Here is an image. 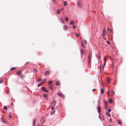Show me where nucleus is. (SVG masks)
Returning a JSON list of instances; mask_svg holds the SVG:
<instances>
[{
    "mask_svg": "<svg viewBox=\"0 0 126 126\" xmlns=\"http://www.w3.org/2000/svg\"><path fill=\"white\" fill-rule=\"evenodd\" d=\"M12 117L11 115H9V117L10 118H11Z\"/></svg>",
    "mask_w": 126,
    "mask_h": 126,
    "instance_id": "44",
    "label": "nucleus"
},
{
    "mask_svg": "<svg viewBox=\"0 0 126 126\" xmlns=\"http://www.w3.org/2000/svg\"><path fill=\"white\" fill-rule=\"evenodd\" d=\"M81 4L80 2H79L77 3V6L78 7H81Z\"/></svg>",
    "mask_w": 126,
    "mask_h": 126,
    "instance_id": "10",
    "label": "nucleus"
},
{
    "mask_svg": "<svg viewBox=\"0 0 126 126\" xmlns=\"http://www.w3.org/2000/svg\"><path fill=\"white\" fill-rule=\"evenodd\" d=\"M65 20L66 21H68V17H65Z\"/></svg>",
    "mask_w": 126,
    "mask_h": 126,
    "instance_id": "23",
    "label": "nucleus"
},
{
    "mask_svg": "<svg viewBox=\"0 0 126 126\" xmlns=\"http://www.w3.org/2000/svg\"><path fill=\"white\" fill-rule=\"evenodd\" d=\"M112 100L111 98H110L109 100V102L110 103H112Z\"/></svg>",
    "mask_w": 126,
    "mask_h": 126,
    "instance_id": "17",
    "label": "nucleus"
},
{
    "mask_svg": "<svg viewBox=\"0 0 126 126\" xmlns=\"http://www.w3.org/2000/svg\"><path fill=\"white\" fill-rule=\"evenodd\" d=\"M108 111L109 112H110L111 111V110L110 109H108Z\"/></svg>",
    "mask_w": 126,
    "mask_h": 126,
    "instance_id": "40",
    "label": "nucleus"
},
{
    "mask_svg": "<svg viewBox=\"0 0 126 126\" xmlns=\"http://www.w3.org/2000/svg\"><path fill=\"white\" fill-rule=\"evenodd\" d=\"M91 55L90 53L88 57V61L89 62H90L91 61Z\"/></svg>",
    "mask_w": 126,
    "mask_h": 126,
    "instance_id": "5",
    "label": "nucleus"
},
{
    "mask_svg": "<svg viewBox=\"0 0 126 126\" xmlns=\"http://www.w3.org/2000/svg\"><path fill=\"white\" fill-rule=\"evenodd\" d=\"M101 92L102 94H103L104 93V91L103 89H101Z\"/></svg>",
    "mask_w": 126,
    "mask_h": 126,
    "instance_id": "21",
    "label": "nucleus"
},
{
    "mask_svg": "<svg viewBox=\"0 0 126 126\" xmlns=\"http://www.w3.org/2000/svg\"><path fill=\"white\" fill-rule=\"evenodd\" d=\"M67 4V3L66 1H64L63 3V5L64 6H66Z\"/></svg>",
    "mask_w": 126,
    "mask_h": 126,
    "instance_id": "19",
    "label": "nucleus"
},
{
    "mask_svg": "<svg viewBox=\"0 0 126 126\" xmlns=\"http://www.w3.org/2000/svg\"><path fill=\"white\" fill-rule=\"evenodd\" d=\"M75 35L76 36L78 37L79 36V34L78 33H76Z\"/></svg>",
    "mask_w": 126,
    "mask_h": 126,
    "instance_id": "34",
    "label": "nucleus"
},
{
    "mask_svg": "<svg viewBox=\"0 0 126 126\" xmlns=\"http://www.w3.org/2000/svg\"><path fill=\"white\" fill-rule=\"evenodd\" d=\"M110 32H111V29H110Z\"/></svg>",
    "mask_w": 126,
    "mask_h": 126,
    "instance_id": "50",
    "label": "nucleus"
},
{
    "mask_svg": "<svg viewBox=\"0 0 126 126\" xmlns=\"http://www.w3.org/2000/svg\"><path fill=\"white\" fill-rule=\"evenodd\" d=\"M97 109L98 112L99 113L100 112V110L101 109L100 107L99 106H98L97 108Z\"/></svg>",
    "mask_w": 126,
    "mask_h": 126,
    "instance_id": "9",
    "label": "nucleus"
},
{
    "mask_svg": "<svg viewBox=\"0 0 126 126\" xmlns=\"http://www.w3.org/2000/svg\"><path fill=\"white\" fill-rule=\"evenodd\" d=\"M107 106H106V107H105V108H107Z\"/></svg>",
    "mask_w": 126,
    "mask_h": 126,
    "instance_id": "52",
    "label": "nucleus"
},
{
    "mask_svg": "<svg viewBox=\"0 0 126 126\" xmlns=\"http://www.w3.org/2000/svg\"><path fill=\"white\" fill-rule=\"evenodd\" d=\"M35 120H34L33 122V125L34 126L35 124Z\"/></svg>",
    "mask_w": 126,
    "mask_h": 126,
    "instance_id": "32",
    "label": "nucleus"
},
{
    "mask_svg": "<svg viewBox=\"0 0 126 126\" xmlns=\"http://www.w3.org/2000/svg\"><path fill=\"white\" fill-rule=\"evenodd\" d=\"M63 10V8H62L61 9V10L62 11Z\"/></svg>",
    "mask_w": 126,
    "mask_h": 126,
    "instance_id": "46",
    "label": "nucleus"
},
{
    "mask_svg": "<svg viewBox=\"0 0 126 126\" xmlns=\"http://www.w3.org/2000/svg\"><path fill=\"white\" fill-rule=\"evenodd\" d=\"M4 108L6 110H7V107L6 106H4Z\"/></svg>",
    "mask_w": 126,
    "mask_h": 126,
    "instance_id": "28",
    "label": "nucleus"
},
{
    "mask_svg": "<svg viewBox=\"0 0 126 126\" xmlns=\"http://www.w3.org/2000/svg\"><path fill=\"white\" fill-rule=\"evenodd\" d=\"M60 13V10H58L57 11V13L58 14H59Z\"/></svg>",
    "mask_w": 126,
    "mask_h": 126,
    "instance_id": "26",
    "label": "nucleus"
},
{
    "mask_svg": "<svg viewBox=\"0 0 126 126\" xmlns=\"http://www.w3.org/2000/svg\"><path fill=\"white\" fill-rule=\"evenodd\" d=\"M110 78H108L106 79V80L108 84H109L110 82Z\"/></svg>",
    "mask_w": 126,
    "mask_h": 126,
    "instance_id": "4",
    "label": "nucleus"
},
{
    "mask_svg": "<svg viewBox=\"0 0 126 126\" xmlns=\"http://www.w3.org/2000/svg\"><path fill=\"white\" fill-rule=\"evenodd\" d=\"M84 42H85V44L86 45L87 44V42L85 40L84 41Z\"/></svg>",
    "mask_w": 126,
    "mask_h": 126,
    "instance_id": "43",
    "label": "nucleus"
},
{
    "mask_svg": "<svg viewBox=\"0 0 126 126\" xmlns=\"http://www.w3.org/2000/svg\"><path fill=\"white\" fill-rule=\"evenodd\" d=\"M109 30V29H108V31Z\"/></svg>",
    "mask_w": 126,
    "mask_h": 126,
    "instance_id": "55",
    "label": "nucleus"
},
{
    "mask_svg": "<svg viewBox=\"0 0 126 126\" xmlns=\"http://www.w3.org/2000/svg\"><path fill=\"white\" fill-rule=\"evenodd\" d=\"M55 85L57 86H58L60 85V83L59 82H56L55 83Z\"/></svg>",
    "mask_w": 126,
    "mask_h": 126,
    "instance_id": "16",
    "label": "nucleus"
},
{
    "mask_svg": "<svg viewBox=\"0 0 126 126\" xmlns=\"http://www.w3.org/2000/svg\"><path fill=\"white\" fill-rule=\"evenodd\" d=\"M49 88L52 90H53V88H52V86H49Z\"/></svg>",
    "mask_w": 126,
    "mask_h": 126,
    "instance_id": "29",
    "label": "nucleus"
},
{
    "mask_svg": "<svg viewBox=\"0 0 126 126\" xmlns=\"http://www.w3.org/2000/svg\"><path fill=\"white\" fill-rule=\"evenodd\" d=\"M105 33H104V32L102 33V35L103 36H104L105 35Z\"/></svg>",
    "mask_w": 126,
    "mask_h": 126,
    "instance_id": "35",
    "label": "nucleus"
},
{
    "mask_svg": "<svg viewBox=\"0 0 126 126\" xmlns=\"http://www.w3.org/2000/svg\"><path fill=\"white\" fill-rule=\"evenodd\" d=\"M3 82V80L2 79H0V84L2 83Z\"/></svg>",
    "mask_w": 126,
    "mask_h": 126,
    "instance_id": "33",
    "label": "nucleus"
},
{
    "mask_svg": "<svg viewBox=\"0 0 126 126\" xmlns=\"http://www.w3.org/2000/svg\"><path fill=\"white\" fill-rule=\"evenodd\" d=\"M110 121L111 122H112V120H111V118H110Z\"/></svg>",
    "mask_w": 126,
    "mask_h": 126,
    "instance_id": "45",
    "label": "nucleus"
},
{
    "mask_svg": "<svg viewBox=\"0 0 126 126\" xmlns=\"http://www.w3.org/2000/svg\"><path fill=\"white\" fill-rule=\"evenodd\" d=\"M50 71H46L44 73V75H46L47 74H49Z\"/></svg>",
    "mask_w": 126,
    "mask_h": 126,
    "instance_id": "8",
    "label": "nucleus"
},
{
    "mask_svg": "<svg viewBox=\"0 0 126 126\" xmlns=\"http://www.w3.org/2000/svg\"><path fill=\"white\" fill-rule=\"evenodd\" d=\"M117 123L118 124H119L120 125H121V123H122V122L120 120H117Z\"/></svg>",
    "mask_w": 126,
    "mask_h": 126,
    "instance_id": "6",
    "label": "nucleus"
},
{
    "mask_svg": "<svg viewBox=\"0 0 126 126\" xmlns=\"http://www.w3.org/2000/svg\"><path fill=\"white\" fill-rule=\"evenodd\" d=\"M55 1V0H52V1H53V2H54Z\"/></svg>",
    "mask_w": 126,
    "mask_h": 126,
    "instance_id": "51",
    "label": "nucleus"
},
{
    "mask_svg": "<svg viewBox=\"0 0 126 126\" xmlns=\"http://www.w3.org/2000/svg\"><path fill=\"white\" fill-rule=\"evenodd\" d=\"M106 42L108 44H110V43L109 41H106Z\"/></svg>",
    "mask_w": 126,
    "mask_h": 126,
    "instance_id": "37",
    "label": "nucleus"
},
{
    "mask_svg": "<svg viewBox=\"0 0 126 126\" xmlns=\"http://www.w3.org/2000/svg\"><path fill=\"white\" fill-rule=\"evenodd\" d=\"M34 70L35 71H37V70H36V69H34Z\"/></svg>",
    "mask_w": 126,
    "mask_h": 126,
    "instance_id": "48",
    "label": "nucleus"
},
{
    "mask_svg": "<svg viewBox=\"0 0 126 126\" xmlns=\"http://www.w3.org/2000/svg\"><path fill=\"white\" fill-rule=\"evenodd\" d=\"M105 33V29L104 28L103 29V30L102 32V33Z\"/></svg>",
    "mask_w": 126,
    "mask_h": 126,
    "instance_id": "41",
    "label": "nucleus"
},
{
    "mask_svg": "<svg viewBox=\"0 0 126 126\" xmlns=\"http://www.w3.org/2000/svg\"><path fill=\"white\" fill-rule=\"evenodd\" d=\"M53 82L52 81H49L48 83V84L49 85H50Z\"/></svg>",
    "mask_w": 126,
    "mask_h": 126,
    "instance_id": "22",
    "label": "nucleus"
},
{
    "mask_svg": "<svg viewBox=\"0 0 126 126\" xmlns=\"http://www.w3.org/2000/svg\"><path fill=\"white\" fill-rule=\"evenodd\" d=\"M114 91H112L111 92V94H112V95H114Z\"/></svg>",
    "mask_w": 126,
    "mask_h": 126,
    "instance_id": "36",
    "label": "nucleus"
},
{
    "mask_svg": "<svg viewBox=\"0 0 126 126\" xmlns=\"http://www.w3.org/2000/svg\"><path fill=\"white\" fill-rule=\"evenodd\" d=\"M54 109V106H52L51 107V109L52 110H53Z\"/></svg>",
    "mask_w": 126,
    "mask_h": 126,
    "instance_id": "30",
    "label": "nucleus"
},
{
    "mask_svg": "<svg viewBox=\"0 0 126 126\" xmlns=\"http://www.w3.org/2000/svg\"><path fill=\"white\" fill-rule=\"evenodd\" d=\"M80 52L81 53V56H82L83 55V54L84 53V51L82 49H81L80 50Z\"/></svg>",
    "mask_w": 126,
    "mask_h": 126,
    "instance_id": "12",
    "label": "nucleus"
},
{
    "mask_svg": "<svg viewBox=\"0 0 126 126\" xmlns=\"http://www.w3.org/2000/svg\"><path fill=\"white\" fill-rule=\"evenodd\" d=\"M57 94L58 95H59L60 97L63 98H64V95L62 94L59 93H57Z\"/></svg>",
    "mask_w": 126,
    "mask_h": 126,
    "instance_id": "1",
    "label": "nucleus"
},
{
    "mask_svg": "<svg viewBox=\"0 0 126 126\" xmlns=\"http://www.w3.org/2000/svg\"><path fill=\"white\" fill-rule=\"evenodd\" d=\"M99 117L100 119L101 120H103V115L101 114H100L99 115Z\"/></svg>",
    "mask_w": 126,
    "mask_h": 126,
    "instance_id": "13",
    "label": "nucleus"
},
{
    "mask_svg": "<svg viewBox=\"0 0 126 126\" xmlns=\"http://www.w3.org/2000/svg\"><path fill=\"white\" fill-rule=\"evenodd\" d=\"M43 83L41 82V83L38 84V86L39 87L41 85L43 84Z\"/></svg>",
    "mask_w": 126,
    "mask_h": 126,
    "instance_id": "27",
    "label": "nucleus"
},
{
    "mask_svg": "<svg viewBox=\"0 0 126 126\" xmlns=\"http://www.w3.org/2000/svg\"><path fill=\"white\" fill-rule=\"evenodd\" d=\"M16 68L15 67L12 68L10 70L12 71V70H15V69Z\"/></svg>",
    "mask_w": 126,
    "mask_h": 126,
    "instance_id": "25",
    "label": "nucleus"
},
{
    "mask_svg": "<svg viewBox=\"0 0 126 126\" xmlns=\"http://www.w3.org/2000/svg\"><path fill=\"white\" fill-rule=\"evenodd\" d=\"M106 114L108 115V116L109 117H110V115L109 113L108 112H106Z\"/></svg>",
    "mask_w": 126,
    "mask_h": 126,
    "instance_id": "18",
    "label": "nucleus"
},
{
    "mask_svg": "<svg viewBox=\"0 0 126 126\" xmlns=\"http://www.w3.org/2000/svg\"><path fill=\"white\" fill-rule=\"evenodd\" d=\"M104 65L103 66V68H104V66H105V64H106V57H104Z\"/></svg>",
    "mask_w": 126,
    "mask_h": 126,
    "instance_id": "11",
    "label": "nucleus"
},
{
    "mask_svg": "<svg viewBox=\"0 0 126 126\" xmlns=\"http://www.w3.org/2000/svg\"><path fill=\"white\" fill-rule=\"evenodd\" d=\"M95 89H93V92H94V91L95 90Z\"/></svg>",
    "mask_w": 126,
    "mask_h": 126,
    "instance_id": "49",
    "label": "nucleus"
},
{
    "mask_svg": "<svg viewBox=\"0 0 126 126\" xmlns=\"http://www.w3.org/2000/svg\"><path fill=\"white\" fill-rule=\"evenodd\" d=\"M110 60H111V61L112 62L113 61V60L112 59H111V58H110Z\"/></svg>",
    "mask_w": 126,
    "mask_h": 126,
    "instance_id": "47",
    "label": "nucleus"
},
{
    "mask_svg": "<svg viewBox=\"0 0 126 126\" xmlns=\"http://www.w3.org/2000/svg\"><path fill=\"white\" fill-rule=\"evenodd\" d=\"M70 24L71 25H73L74 24V22L73 21H71L70 22Z\"/></svg>",
    "mask_w": 126,
    "mask_h": 126,
    "instance_id": "24",
    "label": "nucleus"
},
{
    "mask_svg": "<svg viewBox=\"0 0 126 126\" xmlns=\"http://www.w3.org/2000/svg\"><path fill=\"white\" fill-rule=\"evenodd\" d=\"M21 77H22V78H23V76H21Z\"/></svg>",
    "mask_w": 126,
    "mask_h": 126,
    "instance_id": "53",
    "label": "nucleus"
},
{
    "mask_svg": "<svg viewBox=\"0 0 126 126\" xmlns=\"http://www.w3.org/2000/svg\"><path fill=\"white\" fill-rule=\"evenodd\" d=\"M82 47H84V44H83V43H82Z\"/></svg>",
    "mask_w": 126,
    "mask_h": 126,
    "instance_id": "42",
    "label": "nucleus"
},
{
    "mask_svg": "<svg viewBox=\"0 0 126 126\" xmlns=\"http://www.w3.org/2000/svg\"><path fill=\"white\" fill-rule=\"evenodd\" d=\"M99 101H98V103H99Z\"/></svg>",
    "mask_w": 126,
    "mask_h": 126,
    "instance_id": "54",
    "label": "nucleus"
},
{
    "mask_svg": "<svg viewBox=\"0 0 126 126\" xmlns=\"http://www.w3.org/2000/svg\"><path fill=\"white\" fill-rule=\"evenodd\" d=\"M46 80V79H44L42 82L43 83H44L45 82Z\"/></svg>",
    "mask_w": 126,
    "mask_h": 126,
    "instance_id": "20",
    "label": "nucleus"
},
{
    "mask_svg": "<svg viewBox=\"0 0 126 126\" xmlns=\"http://www.w3.org/2000/svg\"><path fill=\"white\" fill-rule=\"evenodd\" d=\"M41 89L43 91H45V92H48V91L46 89L45 87H43Z\"/></svg>",
    "mask_w": 126,
    "mask_h": 126,
    "instance_id": "2",
    "label": "nucleus"
},
{
    "mask_svg": "<svg viewBox=\"0 0 126 126\" xmlns=\"http://www.w3.org/2000/svg\"><path fill=\"white\" fill-rule=\"evenodd\" d=\"M21 71L19 70L17 71L16 72V74L18 75L20 74H21Z\"/></svg>",
    "mask_w": 126,
    "mask_h": 126,
    "instance_id": "14",
    "label": "nucleus"
},
{
    "mask_svg": "<svg viewBox=\"0 0 126 126\" xmlns=\"http://www.w3.org/2000/svg\"><path fill=\"white\" fill-rule=\"evenodd\" d=\"M111 126V125H110V126Z\"/></svg>",
    "mask_w": 126,
    "mask_h": 126,
    "instance_id": "57",
    "label": "nucleus"
},
{
    "mask_svg": "<svg viewBox=\"0 0 126 126\" xmlns=\"http://www.w3.org/2000/svg\"><path fill=\"white\" fill-rule=\"evenodd\" d=\"M63 28L65 30H67L68 29V27L67 26L65 25H64V26Z\"/></svg>",
    "mask_w": 126,
    "mask_h": 126,
    "instance_id": "7",
    "label": "nucleus"
},
{
    "mask_svg": "<svg viewBox=\"0 0 126 126\" xmlns=\"http://www.w3.org/2000/svg\"><path fill=\"white\" fill-rule=\"evenodd\" d=\"M56 103L57 102L56 101H52L51 104L52 105V106H55Z\"/></svg>",
    "mask_w": 126,
    "mask_h": 126,
    "instance_id": "3",
    "label": "nucleus"
},
{
    "mask_svg": "<svg viewBox=\"0 0 126 126\" xmlns=\"http://www.w3.org/2000/svg\"><path fill=\"white\" fill-rule=\"evenodd\" d=\"M60 20L61 21V22L62 23H64L63 20V18L62 17H61L60 18Z\"/></svg>",
    "mask_w": 126,
    "mask_h": 126,
    "instance_id": "15",
    "label": "nucleus"
},
{
    "mask_svg": "<svg viewBox=\"0 0 126 126\" xmlns=\"http://www.w3.org/2000/svg\"><path fill=\"white\" fill-rule=\"evenodd\" d=\"M27 72V71H26L25 72H26H26Z\"/></svg>",
    "mask_w": 126,
    "mask_h": 126,
    "instance_id": "56",
    "label": "nucleus"
},
{
    "mask_svg": "<svg viewBox=\"0 0 126 126\" xmlns=\"http://www.w3.org/2000/svg\"><path fill=\"white\" fill-rule=\"evenodd\" d=\"M110 91H109V90H108V95H109V94H110Z\"/></svg>",
    "mask_w": 126,
    "mask_h": 126,
    "instance_id": "39",
    "label": "nucleus"
},
{
    "mask_svg": "<svg viewBox=\"0 0 126 126\" xmlns=\"http://www.w3.org/2000/svg\"><path fill=\"white\" fill-rule=\"evenodd\" d=\"M47 96V95L46 94H45L44 95V96L45 97H46Z\"/></svg>",
    "mask_w": 126,
    "mask_h": 126,
    "instance_id": "31",
    "label": "nucleus"
},
{
    "mask_svg": "<svg viewBox=\"0 0 126 126\" xmlns=\"http://www.w3.org/2000/svg\"><path fill=\"white\" fill-rule=\"evenodd\" d=\"M41 80V79L40 78H39L37 80V81H39Z\"/></svg>",
    "mask_w": 126,
    "mask_h": 126,
    "instance_id": "38",
    "label": "nucleus"
}]
</instances>
